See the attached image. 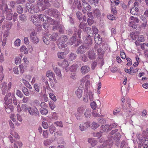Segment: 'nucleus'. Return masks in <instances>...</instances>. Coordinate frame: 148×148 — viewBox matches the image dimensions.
<instances>
[{"mask_svg":"<svg viewBox=\"0 0 148 148\" xmlns=\"http://www.w3.org/2000/svg\"><path fill=\"white\" fill-rule=\"evenodd\" d=\"M117 127V124L116 123H113L111 124L109 126V127L107 129V131L110 130L112 128H116Z\"/></svg>","mask_w":148,"mask_h":148,"instance_id":"30","label":"nucleus"},{"mask_svg":"<svg viewBox=\"0 0 148 148\" xmlns=\"http://www.w3.org/2000/svg\"><path fill=\"white\" fill-rule=\"evenodd\" d=\"M90 69V68L88 66H84L81 67V71L83 74H85L89 71Z\"/></svg>","mask_w":148,"mask_h":148,"instance_id":"19","label":"nucleus"},{"mask_svg":"<svg viewBox=\"0 0 148 148\" xmlns=\"http://www.w3.org/2000/svg\"><path fill=\"white\" fill-rule=\"evenodd\" d=\"M40 112L42 115H45L47 114L48 111L47 109L45 108H41L40 109Z\"/></svg>","mask_w":148,"mask_h":148,"instance_id":"31","label":"nucleus"},{"mask_svg":"<svg viewBox=\"0 0 148 148\" xmlns=\"http://www.w3.org/2000/svg\"><path fill=\"white\" fill-rule=\"evenodd\" d=\"M108 127V125L107 124L102 125L101 127V132L105 131Z\"/></svg>","mask_w":148,"mask_h":148,"instance_id":"40","label":"nucleus"},{"mask_svg":"<svg viewBox=\"0 0 148 148\" xmlns=\"http://www.w3.org/2000/svg\"><path fill=\"white\" fill-rule=\"evenodd\" d=\"M92 112L91 110L87 109L84 113V115L86 117L90 118L91 116Z\"/></svg>","mask_w":148,"mask_h":148,"instance_id":"21","label":"nucleus"},{"mask_svg":"<svg viewBox=\"0 0 148 148\" xmlns=\"http://www.w3.org/2000/svg\"><path fill=\"white\" fill-rule=\"evenodd\" d=\"M95 41L96 43L97 44V45L95 47V49L96 50V47H99V45L101 44L102 42V38L98 34H96L95 36Z\"/></svg>","mask_w":148,"mask_h":148,"instance_id":"13","label":"nucleus"},{"mask_svg":"<svg viewBox=\"0 0 148 148\" xmlns=\"http://www.w3.org/2000/svg\"><path fill=\"white\" fill-rule=\"evenodd\" d=\"M85 109V107H81L78 108L77 110L78 112L82 114Z\"/></svg>","mask_w":148,"mask_h":148,"instance_id":"41","label":"nucleus"},{"mask_svg":"<svg viewBox=\"0 0 148 148\" xmlns=\"http://www.w3.org/2000/svg\"><path fill=\"white\" fill-rule=\"evenodd\" d=\"M56 37H53L51 34H46L43 37V40L44 43L47 45H48L49 42V40L51 39L52 40H56Z\"/></svg>","mask_w":148,"mask_h":148,"instance_id":"9","label":"nucleus"},{"mask_svg":"<svg viewBox=\"0 0 148 148\" xmlns=\"http://www.w3.org/2000/svg\"><path fill=\"white\" fill-rule=\"evenodd\" d=\"M34 88L35 90L37 92H39L40 91V87L38 84H36L34 85Z\"/></svg>","mask_w":148,"mask_h":148,"instance_id":"63","label":"nucleus"},{"mask_svg":"<svg viewBox=\"0 0 148 148\" xmlns=\"http://www.w3.org/2000/svg\"><path fill=\"white\" fill-rule=\"evenodd\" d=\"M83 5L84 6V9H88L86 8L88 7V5L87 4V3L86 1V0H82Z\"/></svg>","mask_w":148,"mask_h":148,"instance_id":"45","label":"nucleus"},{"mask_svg":"<svg viewBox=\"0 0 148 148\" xmlns=\"http://www.w3.org/2000/svg\"><path fill=\"white\" fill-rule=\"evenodd\" d=\"M98 88L97 89V93L99 94L100 93V88L101 87V83L100 82H99V83L97 84Z\"/></svg>","mask_w":148,"mask_h":148,"instance_id":"54","label":"nucleus"},{"mask_svg":"<svg viewBox=\"0 0 148 148\" xmlns=\"http://www.w3.org/2000/svg\"><path fill=\"white\" fill-rule=\"evenodd\" d=\"M21 52H23L24 54H27L28 53L27 49L25 46H22L20 49Z\"/></svg>","mask_w":148,"mask_h":148,"instance_id":"25","label":"nucleus"},{"mask_svg":"<svg viewBox=\"0 0 148 148\" xmlns=\"http://www.w3.org/2000/svg\"><path fill=\"white\" fill-rule=\"evenodd\" d=\"M46 76L48 77L49 78V81H52V79L51 78V77L53 78L54 79H56L55 78H54L55 75L51 71H48L47 72Z\"/></svg>","mask_w":148,"mask_h":148,"instance_id":"20","label":"nucleus"},{"mask_svg":"<svg viewBox=\"0 0 148 148\" xmlns=\"http://www.w3.org/2000/svg\"><path fill=\"white\" fill-rule=\"evenodd\" d=\"M131 38L133 40H135L136 38V36L135 35L134 32H132L130 35Z\"/></svg>","mask_w":148,"mask_h":148,"instance_id":"58","label":"nucleus"},{"mask_svg":"<svg viewBox=\"0 0 148 148\" xmlns=\"http://www.w3.org/2000/svg\"><path fill=\"white\" fill-rule=\"evenodd\" d=\"M56 127L54 126L51 125L49 127V130L50 134H52L55 131Z\"/></svg>","mask_w":148,"mask_h":148,"instance_id":"36","label":"nucleus"},{"mask_svg":"<svg viewBox=\"0 0 148 148\" xmlns=\"http://www.w3.org/2000/svg\"><path fill=\"white\" fill-rule=\"evenodd\" d=\"M65 55L64 52H58L57 53L58 57L59 58H64Z\"/></svg>","mask_w":148,"mask_h":148,"instance_id":"35","label":"nucleus"},{"mask_svg":"<svg viewBox=\"0 0 148 148\" xmlns=\"http://www.w3.org/2000/svg\"><path fill=\"white\" fill-rule=\"evenodd\" d=\"M22 82L24 84L25 86L29 89H32V87L29 82L27 81L25 79H22L21 80Z\"/></svg>","mask_w":148,"mask_h":148,"instance_id":"23","label":"nucleus"},{"mask_svg":"<svg viewBox=\"0 0 148 148\" xmlns=\"http://www.w3.org/2000/svg\"><path fill=\"white\" fill-rule=\"evenodd\" d=\"M51 143V140L49 139H47L44 141V144L45 145L47 146V145H50Z\"/></svg>","mask_w":148,"mask_h":148,"instance_id":"60","label":"nucleus"},{"mask_svg":"<svg viewBox=\"0 0 148 148\" xmlns=\"http://www.w3.org/2000/svg\"><path fill=\"white\" fill-rule=\"evenodd\" d=\"M32 42L34 44L38 43L39 41L38 38L37 37H34L31 38Z\"/></svg>","mask_w":148,"mask_h":148,"instance_id":"34","label":"nucleus"},{"mask_svg":"<svg viewBox=\"0 0 148 148\" xmlns=\"http://www.w3.org/2000/svg\"><path fill=\"white\" fill-rule=\"evenodd\" d=\"M76 14L78 19L80 20L82 17V13L81 12L78 11L77 12Z\"/></svg>","mask_w":148,"mask_h":148,"instance_id":"61","label":"nucleus"},{"mask_svg":"<svg viewBox=\"0 0 148 148\" xmlns=\"http://www.w3.org/2000/svg\"><path fill=\"white\" fill-rule=\"evenodd\" d=\"M22 91L23 93L25 95L29 96L30 95V92L28 89L24 87L22 89Z\"/></svg>","mask_w":148,"mask_h":148,"instance_id":"26","label":"nucleus"},{"mask_svg":"<svg viewBox=\"0 0 148 148\" xmlns=\"http://www.w3.org/2000/svg\"><path fill=\"white\" fill-rule=\"evenodd\" d=\"M83 89V88L81 87L80 88H78L75 91V94L77 95V97L79 98H81L82 96Z\"/></svg>","mask_w":148,"mask_h":148,"instance_id":"16","label":"nucleus"},{"mask_svg":"<svg viewBox=\"0 0 148 148\" xmlns=\"http://www.w3.org/2000/svg\"><path fill=\"white\" fill-rule=\"evenodd\" d=\"M138 10H130L131 13L133 15H137L138 14Z\"/></svg>","mask_w":148,"mask_h":148,"instance_id":"52","label":"nucleus"},{"mask_svg":"<svg viewBox=\"0 0 148 148\" xmlns=\"http://www.w3.org/2000/svg\"><path fill=\"white\" fill-rule=\"evenodd\" d=\"M21 43V40L19 39H16L14 42V45L16 46H20Z\"/></svg>","mask_w":148,"mask_h":148,"instance_id":"48","label":"nucleus"},{"mask_svg":"<svg viewBox=\"0 0 148 148\" xmlns=\"http://www.w3.org/2000/svg\"><path fill=\"white\" fill-rule=\"evenodd\" d=\"M127 144L126 142L125 141H122L121 144V148H129L127 147Z\"/></svg>","mask_w":148,"mask_h":148,"instance_id":"38","label":"nucleus"},{"mask_svg":"<svg viewBox=\"0 0 148 148\" xmlns=\"http://www.w3.org/2000/svg\"><path fill=\"white\" fill-rule=\"evenodd\" d=\"M76 56H77L76 54L72 53L70 54V58L71 60H73L76 58Z\"/></svg>","mask_w":148,"mask_h":148,"instance_id":"53","label":"nucleus"},{"mask_svg":"<svg viewBox=\"0 0 148 148\" xmlns=\"http://www.w3.org/2000/svg\"><path fill=\"white\" fill-rule=\"evenodd\" d=\"M87 25V24L86 23H80L79 26L81 29H84L85 28L86 29Z\"/></svg>","mask_w":148,"mask_h":148,"instance_id":"44","label":"nucleus"},{"mask_svg":"<svg viewBox=\"0 0 148 148\" xmlns=\"http://www.w3.org/2000/svg\"><path fill=\"white\" fill-rule=\"evenodd\" d=\"M38 110L35 106L29 107L28 112L31 116H37L39 113Z\"/></svg>","mask_w":148,"mask_h":148,"instance_id":"8","label":"nucleus"},{"mask_svg":"<svg viewBox=\"0 0 148 148\" xmlns=\"http://www.w3.org/2000/svg\"><path fill=\"white\" fill-rule=\"evenodd\" d=\"M3 0H0V9H3V7H4V8L5 9H7V6L6 4H3Z\"/></svg>","mask_w":148,"mask_h":148,"instance_id":"32","label":"nucleus"},{"mask_svg":"<svg viewBox=\"0 0 148 148\" xmlns=\"http://www.w3.org/2000/svg\"><path fill=\"white\" fill-rule=\"evenodd\" d=\"M87 30L88 31L87 32V34L89 35L87 37V38H86V39L88 41L89 40L91 39V37H92V34L90 33V32H91V30L90 29V28L89 27H87Z\"/></svg>","mask_w":148,"mask_h":148,"instance_id":"27","label":"nucleus"},{"mask_svg":"<svg viewBox=\"0 0 148 148\" xmlns=\"http://www.w3.org/2000/svg\"><path fill=\"white\" fill-rule=\"evenodd\" d=\"M5 101V103L6 105L9 104L10 103H12V99L11 98H8V99H7V100H4Z\"/></svg>","mask_w":148,"mask_h":148,"instance_id":"62","label":"nucleus"},{"mask_svg":"<svg viewBox=\"0 0 148 148\" xmlns=\"http://www.w3.org/2000/svg\"><path fill=\"white\" fill-rule=\"evenodd\" d=\"M126 59L127 60L128 63L127 64V65L129 66L132 65V61L131 59L128 57H126Z\"/></svg>","mask_w":148,"mask_h":148,"instance_id":"55","label":"nucleus"},{"mask_svg":"<svg viewBox=\"0 0 148 148\" xmlns=\"http://www.w3.org/2000/svg\"><path fill=\"white\" fill-rule=\"evenodd\" d=\"M87 55L89 58L91 60L92 59V50H90L87 53Z\"/></svg>","mask_w":148,"mask_h":148,"instance_id":"47","label":"nucleus"},{"mask_svg":"<svg viewBox=\"0 0 148 148\" xmlns=\"http://www.w3.org/2000/svg\"><path fill=\"white\" fill-rule=\"evenodd\" d=\"M39 17L40 20L42 21H43L44 22L43 26L44 28L46 29V25H53L56 24L57 25L53 26V29L54 30L57 29L59 24L58 22H55L53 19L45 16L42 15V14L40 15Z\"/></svg>","mask_w":148,"mask_h":148,"instance_id":"1","label":"nucleus"},{"mask_svg":"<svg viewBox=\"0 0 148 148\" xmlns=\"http://www.w3.org/2000/svg\"><path fill=\"white\" fill-rule=\"evenodd\" d=\"M15 63L16 64H20L21 62V59L18 57H16L15 58Z\"/></svg>","mask_w":148,"mask_h":148,"instance_id":"42","label":"nucleus"},{"mask_svg":"<svg viewBox=\"0 0 148 148\" xmlns=\"http://www.w3.org/2000/svg\"><path fill=\"white\" fill-rule=\"evenodd\" d=\"M90 126V123L86 122L83 124L82 125H80L79 126L80 129L82 131H85L86 129L89 127Z\"/></svg>","mask_w":148,"mask_h":148,"instance_id":"17","label":"nucleus"},{"mask_svg":"<svg viewBox=\"0 0 148 148\" xmlns=\"http://www.w3.org/2000/svg\"><path fill=\"white\" fill-rule=\"evenodd\" d=\"M136 136L138 138L137 141L138 144H142L144 148L148 147V138H145L140 134H137Z\"/></svg>","mask_w":148,"mask_h":148,"instance_id":"3","label":"nucleus"},{"mask_svg":"<svg viewBox=\"0 0 148 148\" xmlns=\"http://www.w3.org/2000/svg\"><path fill=\"white\" fill-rule=\"evenodd\" d=\"M48 134L47 130L43 131L42 135L44 138H47L48 137Z\"/></svg>","mask_w":148,"mask_h":148,"instance_id":"57","label":"nucleus"},{"mask_svg":"<svg viewBox=\"0 0 148 148\" xmlns=\"http://www.w3.org/2000/svg\"><path fill=\"white\" fill-rule=\"evenodd\" d=\"M49 96L50 98L53 101H55L56 100V96L54 95L52 93H50L49 94Z\"/></svg>","mask_w":148,"mask_h":148,"instance_id":"49","label":"nucleus"},{"mask_svg":"<svg viewBox=\"0 0 148 148\" xmlns=\"http://www.w3.org/2000/svg\"><path fill=\"white\" fill-rule=\"evenodd\" d=\"M69 42L70 45H72L77 42L75 45V47L78 46L81 43V40L79 39H77L76 37L74 36H73L70 38Z\"/></svg>","mask_w":148,"mask_h":148,"instance_id":"11","label":"nucleus"},{"mask_svg":"<svg viewBox=\"0 0 148 148\" xmlns=\"http://www.w3.org/2000/svg\"><path fill=\"white\" fill-rule=\"evenodd\" d=\"M12 86V83L11 82H9L8 84L6 82H4L2 87V93L5 95V92L9 90Z\"/></svg>","mask_w":148,"mask_h":148,"instance_id":"7","label":"nucleus"},{"mask_svg":"<svg viewBox=\"0 0 148 148\" xmlns=\"http://www.w3.org/2000/svg\"><path fill=\"white\" fill-rule=\"evenodd\" d=\"M49 106L51 110H53L56 107L54 102L53 101H50L49 103Z\"/></svg>","mask_w":148,"mask_h":148,"instance_id":"39","label":"nucleus"},{"mask_svg":"<svg viewBox=\"0 0 148 148\" xmlns=\"http://www.w3.org/2000/svg\"><path fill=\"white\" fill-rule=\"evenodd\" d=\"M16 94L18 96L20 97H22L23 96V93L18 90H16Z\"/></svg>","mask_w":148,"mask_h":148,"instance_id":"56","label":"nucleus"},{"mask_svg":"<svg viewBox=\"0 0 148 148\" xmlns=\"http://www.w3.org/2000/svg\"><path fill=\"white\" fill-rule=\"evenodd\" d=\"M5 110L6 112L8 113H9L13 112L14 110V107L13 106L10 104L8 105H5Z\"/></svg>","mask_w":148,"mask_h":148,"instance_id":"15","label":"nucleus"},{"mask_svg":"<svg viewBox=\"0 0 148 148\" xmlns=\"http://www.w3.org/2000/svg\"><path fill=\"white\" fill-rule=\"evenodd\" d=\"M141 48L143 50L147 51L148 50V43L140 44Z\"/></svg>","mask_w":148,"mask_h":148,"instance_id":"22","label":"nucleus"},{"mask_svg":"<svg viewBox=\"0 0 148 148\" xmlns=\"http://www.w3.org/2000/svg\"><path fill=\"white\" fill-rule=\"evenodd\" d=\"M90 78L89 75H87L84 77L82 79L81 83V85H83L85 82H86V86L90 85V82L89 80Z\"/></svg>","mask_w":148,"mask_h":148,"instance_id":"14","label":"nucleus"},{"mask_svg":"<svg viewBox=\"0 0 148 148\" xmlns=\"http://www.w3.org/2000/svg\"><path fill=\"white\" fill-rule=\"evenodd\" d=\"M12 11V10H4L3 11V16L1 17V19L0 20V24H1L5 18L4 14H5L7 19L8 20H10L12 18L13 14L11 12Z\"/></svg>","mask_w":148,"mask_h":148,"instance_id":"4","label":"nucleus"},{"mask_svg":"<svg viewBox=\"0 0 148 148\" xmlns=\"http://www.w3.org/2000/svg\"><path fill=\"white\" fill-rule=\"evenodd\" d=\"M13 71L15 74H18V69L17 66L14 67L13 69Z\"/></svg>","mask_w":148,"mask_h":148,"instance_id":"64","label":"nucleus"},{"mask_svg":"<svg viewBox=\"0 0 148 148\" xmlns=\"http://www.w3.org/2000/svg\"><path fill=\"white\" fill-rule=\"evenodd\" d=\"M81 58V60L84 62H86L88 60V58L85 54L82 55Z\"/></svg>","mask_w":148,"mask_h":148,"instance_id":"46","label":"nucleus"},{"mask_svg":"<svg viewBox=\"0 0 148 148\" xmlns=\"http://www.w3.org/2000/svg\"><path fill=\"white\" fill-rule=\"evenodd\" d=\"M138 39L139 41L141 42H144L145 40V38H144V36L143 35H140L138 37Z\"/></svg>","mask_w":148,"mask_h":148,"instance_id":"51","label":"nucleus"},{"mask_svg":"<svg viewBox=\"0 0 148 148\" xmlns=\"http://www.w3.org/2000/svg\"><path fill=\"white\" fill-rule=\"evenodd\" d=\"M82 115V114L77 112L75 113V116L77 120H79L81 118Z\"/></svg>","mask_w":148,"mask_h":148,"instance_id":"59","label":"nucleus"},{"mask_svg":"<svg viewBox=\"0 0 148 148\" xmlns=\"http://www.w3.org/2000/svg\"><path fill=\"white\" fill-rule=\"evenodd\" d=\"M68 40L67 36L66 35H63L58 40L59 42L58 44V47L62 49L66 46V42Z\"/></svg>","mask_w":148,"mask_h":148,"instance_id":"5","label":"nucleus"},{"mask_svg":"<svg viewBox=\"0 0 148 148\" xmlns=\"http://www.w3.org/2000/svg\"><path fill=\"white\" fill-rule=\"evenodd\" d=\"M53 69L58 76V78L59 79L61 78L62 74L60 69L58 67H53Z\"/></svg>","mask_w":148,"mask_h":148,"instance_id":"18","label":"nucleus"},{"mask_svg":"<svg viewBox=\"0 0 148 148\" xmlns=\"http://www.w3.org/2000/svg\"><path fill=\"white\" fill-rule=\"evenodd\" d=\"M89 49V47L87 44L83 45L80 46L77 50V53L78 54H82L86 51L85 50Z\"/></svg>","mask_w":148,"mask_h":148,"instance_id":"12","label":"nucleus"},{"mask_svg":"<svg viewBox=\"0 0 148 148\" xmlns=\"http://www.w3.org/2000/svg\"><path fill=\"white\" fill-rule=\"evenodd\" d=\"M58 64L60 66L62 67L63 69H64L66 71H68V66L69 64L67 60H60L58 62Z\"/></svg>","mask_w":148,"mask_h":148,"instance_id":"10","label":"nucleus"},{"mask_svg":"<svg viewBox=\"0 0 148 148\" xmlns=\"http://www.w3.org/2000/svg\"><path fill=\"white\" fill-rule=\"evenodd\" d=\"M129 25L132 28L136 29L137 28L136 23L139 22L138 19L133 16L130 17L129 20Z\"/></svg>","mask_w":148,"mask_h":148,"instance_id":"6","label":"nucleus"},{"mask_svg":"<svg viewBox=\"0 0 148 148\" xmlns=\"http://www.w3.org/2000/svg\"><path fill=\"white\" fill-rule=\"evenodd\" d=\"M20 72L21 73H23L25 71V67L22 64H20L18 66Z\"/></svg>","mask_w":148,"mask_h":148,"instance_id":"37","label":"nucleus"},{"mask_svg":"<svg viewBox=\"0 0 148 148\" xmlns=\"http://www.w3.org/2000/svg\"><path fill=\"white\" fill-rule=\"evenodd\" d=\"M22 111L25 112H27L28 111V105L26 104H23L21 105Z\"/></svg>","mask_w":148,"mask_h":148,"instance_id":"24","label":"nucleus"},{"mask_svg":"<svg viewBox=\"0 0 148 148\" xmlns=\"http://www.w3.org/2000/svg\"><path fill=\"white\" fill-rule=\"evenodd\" d=\"M25 7L27 9H32L34 6L32 3H27L26 4Z\"/></svg>","mask_w":148,"mask_h":148,"instance_id":"33","label":"nucleus"},{"mask_svg":"<svg viewBox=\"0 0 148 148\" xmlns=\"http://www.w3.org/2000/svg\"><path fill=\"white\" fill-rule=\"evenodd\" d=\"M121 137V135L119 133H116L114 135V136L113 138L111 139H109L108 140L106 141L103 144V146H106L107 148H110L114 143L113 140L118 141L119 140Z\"/></svg>","mask_w":148,"mask_h":148,"instance_id":"2","label":"nucleus"},{"mask_svg":"<svg viewBox=\"0 0 148 148\" xmlns=\"http://www.w3.org/2000/svg\"><path fill=\"white\" fill-rule=\"evenodd\" d=\"M42 126L45 129H47L49 127V126L47 123L45 121H43L42 123Z\"/></svg>","mask_w":148,"mask_h":148,"instance_id":"50","label":"nucleus"},{"mask_svg":"<svg viewBox=\"0 0 148 148\" xmlns=\"http://www.w3.org/2000/svg\"><path fill=\"white\" fill-rule=\"evenodd\" d=\"M77 68V64H73L70 67L69 70L72 72H75L76 71Z\"/></svg>","mask_w":148,"mask_h":148,"instance_id":"28","label":"nucleus"},{"mask_svg":"<svg viewBox=\"0 0 148 148\" xmlns=\"http://www.w3.org/2000/svg\"><path fill=\"white\" fill-rule=\"evenodd\" d=\"M51 10V12H52V15L53 16H58L60 14L59 12L57 10Z\"/></svg>","mask_w":148,"mask_h":148,"instance_id":"29","label":"nucleus"},{"mask_svg":"<svg viewBox=\"0 0 148 148\" xmlns=\"http://www.w3.org/2000/svg\"><path fill=\"white\" fill-rule=\"evenodd\" d=\"M10 134L14 137L15 138H16L17 139H19L20 138V136L18 134V133L15 132H11L10 133Z\"/></svg>","mask_w":148,"mask_h":148,"instance_id":"43","label":"nucleus"}]
</instances>
